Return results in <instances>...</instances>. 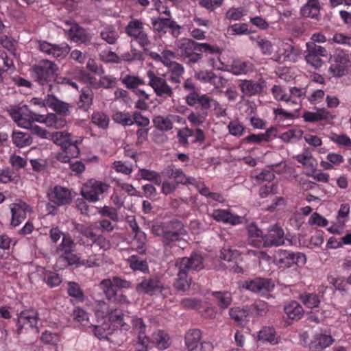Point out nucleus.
Here are the masks:
<instances>
[{
	"instance_id": "nucleus-27",
	"label": "nucleus",
	"mask_w": 351,
	"mask_h": 351,
	"mask_svg": "<svg viewBox=\"0 0 351 351\" xmlns=\"http://www.w3.org/2000/svg\"><path fill=\"white\" fill-rule=\"evenodd\" d=\"M300 14L303 17L318 20L320 16V3L319 0H307L300 8Z\"/></svg>"
},
{
	"instance_id": "nucleus-60",
	"label": "nucleus",
	"mask_w": 351,
	"mask_h": 351,
	"mask_svg": "<svg viewBox=\"0 0 351 351\" xmlns=\"http://www.w3.org/2000/svg\"><path fill=\"white\" fill-rule=\"evenodd\" d=\"M145 241V235L144 233H141L134 237L133 245L139 254H144L146 252Z\"/></svg>"
},
{
	"instance_id": "nucleus-2",
	"label": "nucleus",
	"mask_w": 351,
	"mask_h": 351,
	"mask_svg": "<svg viewBox=\"0 0 351 351\" xmlns=\"http://www.w3.org/2000/svg\"><path fill=\"white\" fill-rule=\"evenodd\" d=\"M152 232L161 238L164 247H171L174 242L180 241L187 235L184 223L178 219L155 223L152 226Z\"/></svg>"
},
{
	"instance_id": "nucleus-63",
	"label": "nucleus",
	"mask_w": 351,
	"mask_h": 351,
	"mask_svg": "<svg viewBox=\"0 0 351 351\" xmlns=\"http://www.w3.org/2000/svg\"><path fill=\"white\" fill-rule=\"evenodd\" d=\"M45 282L51 287H57L62 282L60 275L55 272L47 273L44 277Z\"/></svg>"
},
{
	"instance_id": "nucleus-1",
	"label": "nucleus",
	"mask_w": 351,
	"mask_h": 351,
	"mask_svg": "<svg viewBox=\"0 0 351 351\" xmlns=\"http://www.w3.org/2000/svg\"><path fill=\"white\" fill-rule=\"evenodd\" d=\"M175 46L179 56L189 65L199 62L202 58V52L209 54L220 53V49L209 43H200L191 38H182L175 42Z\"/></svg>"
},
{
	"instance_id": "nucleus-56",
	"label": "nucleus",
	"mask_w": 351,
	"mask_h": 351,
	"mask_svg": "<svg viewBox=\"0 0 351 351\" xmlns=\"http://www.w3.org/2000/svg\"><path fill=\"white\" fill-rule=\"evenodd\" d=\"M81 142L82 140L75 141L71 140L68 144L63 147L64 152L69 155L71 158H77L80 152L77 145Z\"/></svg>"
},
{
	"instance_id": "nucleus-25",
	"label": "nucleus",
	"mask_w": 351,
	"mask_h": 351,
	"mask_svg": "<svg viewBox=\"0 0 351 351\" xmlns=\"http://www.w3.org/2000/svg\"><path fill=\"white\" fill-rule=\"evenodd\" d=\"M177 269V278L173 283L174 289L178 291L185 292L189 290L191 285V278L189 273L180 266H175Z\"/></svg>"
},
{
	"instance_id": "nucleus-42",
	"label": "nucleus",
	"mask_w": 351,
	"mask_h": 351,
	"mask_svg": "<svg viewBox=\"0 0 351 351\" xmlns=\"http://www.w3.org/2000/svg\"><path fill=\"white\" fill-rule=\"evenodd\" d=\"M130 267L134 271H148L149 266L145 260L142 259L137 255H132L128 258Z\"/></svg>"
},
{
	"instance_id": "nucleus-24",
	"label": "nucleus",
	"mask_w": 351,
	"mask_h": 351,
	"mask_svg": "<svg viewBox=\"0 0 351 351\" xmlns=\"http://www.w3.org/2000/svg\"><path fill=\"white\" fill-rule=\"evenodd\" d=\"M239 86L244 96H252L263 92L265 82L264 81L256 82L252 80H242Z\"/></svg>"
},
{
	"instance_id": "nucleus-7",
	"label": "nucleus",
	"mask_w": 351,
	"mask_h": 351,
	"mask_svg": "<svg viewBox=\"0 0 351 351\" xmlns=\"http://www.w3.org/2000/svg\"><path fill=\"white\" fill-rule=\"evenodd\" d=\"M147 76L149 79V86H150L157 97L167 99L173 97V88L167 83L164 77L157 75L152 70L147 71Z\"/></svg>"
},
{
	"instance_id": "nucleus-34",
	"label": "nucleus",
	"mask_w": 351,
	"mask_h": 351,
	"mask_svg": "<svg viewBox=\"0 0 351 351\" xmlns=\"http://www.w3.org/2000/svg\"><path fill=\"white\" fill-rule=\"evenodd\" d=\"M11 137L13 144L19 148L29 146L32 143L31 135L26 132L14 130Z\"/></svg>"
},
{
	"instance_id": "nucleus-55",
	"label": "nucleus",
	"mask_w": 351,
	"mask_h": 351,
	"mask_svg": "<svg viewBox=\"0 0 351 351\" xmlns=\"http://www.w3.org/2000/svg\"><path fill=\"white\" fill-rule=\"evenodd\" d=\"M75 229L79 233L90 240L92 243L97 236V234L93 231V228L91 226H86L84 224H77Z\"/></svg>"
},
{
	"instance_id": "nucleus-19",
	"label": "nucleus",
	"mask_w": 351,
	"mask_h": 351,
	"mask_svg": "<svg viewBox=\"0 0 351 351\" xmlns=\"http://www.w3.org/2000/svg\"><path fill=\"white\" fill-rule=\"evenodd\" d=\"M66 23L71 25L70 29L66 32L68 39L80 44H88L90 43L91 36L84 28L75 23L66 22Z\"/></svg>"
},
{
	"instance_id": "nucleus-57",
	"label": "nucleus",
	"mask_w": 351,
	"mask_h": 351,
	"mask_svg": "<svg viewBox=\"0 0 351 351\" xmlns=\"http://www.w3.org/2000/svg\"><path fill=\"white\" fill-rule=\"evenodd\" d=\"M227 33L230 35H241V34H247L250 33V31L247 29V25L246 23L241 24H234L230 25L228 29Z\"/></svg>"
},
{
	"instance_id": "nucleus-22",
	"label": "nucleus",
	"mask_w": 351,
	"mask_h": 351,
	"mask_svg": "<svg viewBox=\"0 0 351 351\" xmlns=\"http://www.w3.org/2000/svg\"><path fill=\"white\" fill-rule=\"evenodd\" d=\"M174 59L169 58L165 66L167 68L168 73L169 74V82L174 84H180L185 73V69L182 64L174 61Z\"/></svg>"
},
{
	"instance_id": "nucleus-31",
	"label": "nucleus",
	"mask_w": 351,
	"mask_h": 351,
	"mask_svg": "<svg viewBox=\"0 0 351 351\" xmlns=\"http://www.w3.org/2000/svg\"><path fill=\"white\" fill-rule=\"evenodd\" d=\"M214 302L222 311L227 309L232 302V295L229 291H214Z\"/></svg>"
},
{
	"instance_id": "nucleus-9",
	"label": "nucleus",
	"mask_w": 351,
	"mask_h": 351,
	"mask_svg": "<svg viewBox=\"0 0 351 351\" xmlns=\"http://www.w3.org/2000/svg\"><path fill=\"white\" fill-rule=\"evenodd\" d=\"M275 262L279 267L289 268L294 265L298 266L304 265L306 258L305 254L301 252L279 250L277 256L275 258Z\"/></svg>"
},
{
	"instance_id": "nucleus-23",
	"label": "nucleus",
	"mask_w": 351,
	"mask_h": 351,
	"mask_svg": "<svg viewBox=\"0 0 351 351\" xmlns=\"http://www.w3.org/2000/svg\"><path fill=\"white\" fill-rule=\"evenodd\" d=\"M212 217L219 222L229 223L232 226L240 224L243 221L241 217L231 213L228 210L217 209L212 214Z\"/></svg>"
},
{
	"instance_id": "nucleus-8",
	"label": "nucleus",
	"mask_w": 351,
	"mask_h": 351,
	"mask_svg": "<svg viewBox=\"0 0 351 351\" xmlns=\"http://www.w3.org/2000/svg\"><path fill=\"white\" fill-rule=\"evenodd\" d=\"M110 187L106 182L90 180L83 186L81 195L85 199L96 202L99 200V195L107 192Z\"/></svg>"
},
{
	"instance_id": "nucleus-44",
	"label": "nucleus",
	"mask_w": 351,
	"mask_h": 351,
	"mask_svg": "<svg viewBox=\"0 0 351 351\" xmlns=\"http://www.w3.org/2000/svg\"><path fill=\"white\" fill-rule=\"evenodd\" d=\"M75 243L69 233L63 235V238L60 244L57 247V251L62 252V254H71V252H74Z\"/></svg>"
},
{
	"instance_id": "nucleus-30",
	"label": "nucleus",
	"mask_w": 351,
	"mask_h": 351,
	"mask_svg": "<svg viewBox=\"0 0 351 351\" xmlns=\"http://www.w3.org/2000/svg\"><path fill=\"white\" fill-rule=\"evenodd\" d=\"M333 341L331 336L318 334L314 337L313 340L309 344V349L311 351H321L330 346Z\"/></svg>"
},
{
	"instance_id": "nucleus-14",
	"label": "nucleus",
	"mask_w": 351,
	"mask_h": 351,
	"mask_svg": "<svg viewBox=\"0 0 351 351\" xmlns=\"http://www.w3.org/2000/svg\"><path fill=\"white\" fill-rule=\"evenodd\" d=\"M47 197L50 202L57 206H66L72 202L71 191L60 185L55 186L47 193Z\"/></svg>"
},
{
	"instance_id": "nucleus-10",
	"label": "nucleus",
	"mask_w": 351,
	"mask_h": 351,
	"mask_svg": "<svg viewBox=\"0 0 351 351\" xmlns=\"http://www.w3.org/2000/svg\"><path fill=\"white\" fill-rule=\"evenodd\" d=\"M125 32L130 36L136 40L141 47L146 50L150 44V40L147 34L144 31L143 23L138 19L130 21L125 27Z\"/></svg>"
},
{
	"instance_id": "nucleus-45",
	"label": "nucleus",
	"mask_w": 351,
	"mask_h": 351,
	"mask_svg": "<svg viewBox=\"0 0 351 351\" xmlns=\"http://www.w3.org/2000/svg\"><path fill=\"white\" fill-rule=\"evenodd\" d=\"M71 134L66 131L55 132L51 133V139L56 145L61 146L62 148L68 144L71 140Z\"/></svg>"
},
{
	"instance_id": "nucleus-48",
	"label": "nucleus",
	"mask_w": 351,
	"mask_h": 351,
	"mask_svg": "<svg viewBox=\"0 0 351 351\" xmlns=\"http://www.w3.org/2000/svg\"><path fill=\"white\" fill-rule=\"evenodd\" d=\"M109 281L114 289H129L131 287V282L118 276H114L112 279H104L100 283L101 289H104V282Z\"/></svg>"
},
{
	"instance_id": "nucleus-50",
	"label": "nucleus",
	"mask_w": 351,
	"mask_h": 351,
	"mask_svg": "<svg viewBox=\"0 0 351 351\" xmlns=\"http://www.w3.org/2000/svg\"><path fill=\"white\" fill-rule=\"evenodd\" d=\"M92 122L98 127L106 129L108 127L109 117L102 112H95L91 116Z\"/></svg>"
},
{
	"instance_id": "nucleus-20",
	"label": "nucleus",
	"mask_w": 351,
	"mask_h": 351,
	"mask_svg": "<svg viewBox=\"0 0 351 351\" xmlns=\"http://www.w3.org/2000/svg\"><path fill=\"white\" fill-rule=\"evenodd\" d=\"M12 213L11 225L16 227L19 226L27 217V213L31 212L28 204L20 202L10 205Z\"/></svg>"
},
{
	"instance_id": "nucleus-15",
	"label": "nucleus",
	"mask_w": 351,
	"mask_h": 351,
	"mask_svg": "<svg viewBox=\"0 0 351 351\" xmlns=\"http://www.w3.org/2000/svg\"><path fill=\"white\" fill-rule=\"evenodd\" d=\"M348 62L349 56L346 52L337 51L331 58L329 70L334 76L341 77L345 75Z\"/></svg>"
},
{
	"instance_id": "nucleus-21",
	"label": "nucleus",
	"mask_w": 351,
	"mask_h": 351,
	"mask_svg": "<svg viewBox=\"0 0 351 351\" xmlns=\"http://www.w3.org/2000/svg\"><path fill=\"white\" fill-rule=\"evenodd\" d=\"M38 319V313L34 310L21 312L16 321L18 332L21 333L23 328H36Z\"/></svg>"
},
{
	"instance_id": "nucleus-62",
	"label": "nucleus",
	"mask_w": 351,
	"mask_h": 351,
	"mask_svg": "<svg viewBox=\"0 0 351 351\" xmlns=\"http://www.w3.org/2000/svg\"><path fill=\"white\" fill-rule=\"evenodd\" d=\"M74 252H71V254H61L60 256V258L66 261L68 265H84L85 263L84 261H80V258L73 253Z\"/></svg>"
},
{
	"instance_id": "nucleus-49",
	"label": "nucleus",
	"mask_w": 351,
	"mask_h": 351,
	"mask_svg": "<svg viewBox=\"0 0 351 351\" xmlns=\"http://www.w3.org/2000/svg\"><path fill=\"white\" fill-rule=\"evenodd\" d=\"M112 119L123 126H130L134 124L132 116L128 112H117L113 114Z\"/></svg>"
},
{
	"instance_id": "nucleus-41",
	"label": "nucleus",
	"mask_w": 351,
	"mask_h": 351,
	"mask_svg": "<svg viewBox=\"0 0 351 351\" xmlns=\"http://www.w3.org/2000/svg\"><path fill=\"white\" fill-rule=\"evenodd\" d=\"M93 99L92 90L82 89L77 102L78 108L84 111H88L93 104Z\"/></svg>"
},
{
	"instance_id": "nucleus-61",
	"label": "nucleus",
	"mask_w": 351,
	"mask_h": 351,
	"mask_svg": "<svg viewBox=\"0 0 351 351\" xmlns=\"http://www.w3.org/2000/svg\"><path fill=\"white\" fill-rule=\"evenodd\" d=\"M229 133L235 136H241L243 134L245 127L238 121H232L228 125Z\"/></svg>"
},
{
	"instance_id": "nucleus-13",
	"label": "nucleus",
	"mask_w": 351,
	"mask_h": 351,
	"mask_svg": "<svg viewBox=\"0 0 351 351\" xmlns=\"http://www.w3.org/2000/svg\"><path fill=\"white\" fill-rule=\"evenodd\" d=\"M204 257L202 254L193 252L189 257L178 258L175 261V266H180L186 271H199L204 268Z\"/></svg>"
},
{
	"instance_id": "nucleus-11",
	"label": "nucleus",
	"mask_w": 351,
	"mask_h": 351,
	"mask_svg": "<svg viewBox=\"0 0 351 351\" xmlns=\"http://www.w3.org/2000/svg\"><path fill=\"white\" fill-rule=\"evenodd\" d=\"M38 48L45 54L60 59L65 58L71 50L69 45L66 43L56 45L45 40L38 41Z\"/></svg>"
},
{
	"instance_id": "nucleus-46",
	"label": "nucleus",
	"mask_w": 351,
	"mask_h": 351,
	"mask_svg": "<svg viewBox=\"0 0 351 351\" xmlns=\"http://www.w3.org/2000/svg\"><path fill=\"white\" fill-rule=\"evenodd\" d=\"M258 339L263 341H267L272 345L278 343L276 337L275 329L272 327H265L258 333Z\"/></svg>"
},
{
	"instance_id": "nucleus-58",
	"label": "nucleus",
	"mask_w": 351,
	"mask_h": 351,
	"mask_svg": "<svg viewBox=\"0 0 351 351\" xmlns=\"http://www.w3.org/2000/svg\"><path fill=\"white\" fill-rule=\"evenodd\" d=\"M132 331L138 335H144L146 329V325L142 318L137 317H132Z\"/></svg>"
},
{
	"instance_id": "nucleus-17",
	"label": "nucleus",
	"mask_w": 351,
	"mask_h": 351,
	"mask_svg": "<svg viewBox=\"0 0 351 351\" xmlns=\"http://www.w3.org/2000/svg\"><path fill=\"white\" fill-rule=\"evenodd\" d=\"M109 281L104 282L103 292L106 298L110 302L119 304L120 306H128L130 301L124 293L117 289H114Z\"/></svg>"
},
{
	"instance_id": "nucleus-29",
	"label": "nucleus",
	"mask_w": 351,
	"mask_h": 351,
	"mask_svg": "<svg viewBox=\"0 0 351 351\" xmlns=\"http://www.w3.org/2000/svg\"><path fill=\"white\" fill-rule=\"evenodd\" d=\"M178 118H179V116L175 114L158 115L154 118L153 123L158 130L168 132L173 128V119Z\"/></svg>"
},
{
	"instance_id": "nucleus-33",
	"label": "nucleus",
	"mask_w": 351,
	"mask_h": 351,
	"mask_svg": "<svg viewBox=\"0 0 351 351\" xmlns=\"http://www.w3.org/2000/svg\"><path fill=\"white\" fill-rule=\"evenodd\" d=\"M284 311L288 317L293 320L300 319L304 313L302 305L296 301H291L285 306Z\"/></svg>"
},
{
	"instance_id": "nucleus-54",
	"label": "nucleus",
	"mask_w": 351,
	"mask_h": 351,
	"mask_svg": "<svg viewBox=\"0 0 351 351\" xmlns=\"http://www.w3.org/2000/svg\"><path fill=\"white\" fill-rule=\"evenodd\" d=\"M193 135V130L189 128L188 127H186L178 130L177 138L180 144L184 147H188L189 145L188 138Z\"/></svg>"
},
{
	"instance_id": "nucleus-4",
	"label": "nucleus",
	"mask_w": 351,
	"mask_h": 351,
	"mask_svg": "<svg viewBox=\"0 0 351 351\" xmlns=\"http://www.w3.org/2000/svg\"><path fill=\"white\" fill-rule=\"evenodd\" d=\"M184 91L187 92L184 97L185 103L191 107L199 104L202 110H208L212 104L218 103L206 94H200L199 88L195 86L191 78H187L182 84Z\"/></svg>"
},
{
	"instance_id": "nucleus-64",
	"label": "nucleus",
	"mask_w": 351,
	"mask_h": 351,
	"mask_svg": "<svg viewBox=\"0 0 351 351\" xmlns=\"http://www.w3.org/2000/svg\"><path fill=\"white\" fill-rule=\"evenodd\" d=\"M113 168L117 172L121 173L125 175H130L133 171V166L132 164H127L122 161H115L112 164Z\"/></svg>"
},
{
	"instance_id": "nucleus-36",
	"label": "nucleus",
	"mask_w": 351,
	"mask_h": 351,
	"mask_svg": "<svg viewBox=\"0 0 351 351\" xmlns=\"http://www.w3.org/2000/svg\"><path fill=\"white\" fill-rule=\"evenodd\" d=\"M123 316L122 311L118 308H113L108 311L109 321L120 326L121 329L128 331L130 328V326L123 321Z\"/></svg>"
},
{
	"instance_id": "nucleus-40",
	"label": "nucleus",
	"mask_w": 351,
	"mask_h": 351,
	"mask_svg": "<svg viewBox=\"0 0 351 351\" xmlns=\"http://www.w3.org/2000/svg\"><path fill=\"white\" fill-rule=\"evenodd\" d=\"M298 298L308 308L318 307L320 304L319 296L315 293H303L300 294Z\"/></svg>"
},
{
	"instance_id": "nucleus-38",
	"label": "nucleus",
	"mask_w": 351,
	"mask_h": 351,
	"mask_svg": "<svg viewBox=\"0 0 351 351\" xmlns=\"http://www.w3.org/2000/svg\"><path fill=\"white\" fill-rule=\"evenodd\" d=\"M271 92L276 100L284 101L287 104L295 106L296 110L299 109V104L297 101L293 99L291 97H289V95L286 93L285 90L282 86L274 85L271 88Z\"/></svg>"
},
{
	"instance_id": "nucleus-18",
	"label": "nucleus",
	"mask_w": 351,
	"mask_h": 351,
	"mask_svg": "<svg viewBox=\"0 0 351 351\" xmlns=\"http://www.w3.org/2000/svg\"><path fill=\"white\" fill-rule=\"evenodd\" d=\"M274 286V282L270 278H255L246 281L245 287L254 293H265L271 291Z\"/></svg>"
},
{
	"instance_id": "nucleus-32",
	"label": "nucleus",
	"mask_w": 351,
	"mask_h": 351,
	"mask_svg": "<svg viewBox=\"0 0 351 351\" xmlns=\"http://www.w3.org/2000/svg\"><path fill=\"white\" fill-rule=\"evenodd\" d=\"M229 315L234 322L241 325L248 322L249 310L247 307H232L229 309Z\"/></svg>"
},
{
	"instance_id": "nucleus-35",
	"label": "nucleus",
	"mask_w": 351,
	"mask_h": 351,
	"mask_svg": "<svg viewBox=\"0 0 351 351\" xmlns=\"http://www.w3.org/2000/svg\"><path fill=\"white\" fill-rule=\"evenodd\" d=\"M202 332L199 329H191L185 335V344L189 351L197 347L201 339Z\"/></svg>"
},
{
	"instance_id": "nucleus-37",
	"label": "nucleus",
	"mask_w": 351,
	"mask_h": 351,
	"mask_svg": "<svg viewBox=\"0 0 351 351\" xmlns=\"http://www.w3.org/2000/svg\"><path fill=\"white\" fill-rule=\"evenodd\" d=\"M152 342L160 350H165L170 346L169 337L162 330H157L152 334Z\"/></svg>"
},
{
	"instance_id": "nucleus-3",
	"label": "nucleus",
	"mask_w": 351,
	"mask_h": 351,
	"mask_svg": "<svg viewBox=\"0 0 351 351\" xmlns=\"http://www.w3.org/2000/svg\"><path fill=\"white\" fill-rule=\"evenodd\" d=\"M32 70L34 81L51 91L54 77L59 70L58 66L53 62L45 59L33 66Z\"/></svg>"
},
{
	"instance_id": "nucleus-5",
	"label": "nucleus",
	"mask_w": 351,
	"mask_h": 351,
	"mask_svg": "<svg viewBox=\"0 0 351 351\" xmlns=\"http://www.w3.org/2000/svg\"><path fill=\"white\" fill-rule=\"evenodd\" d=\"M14 122L22 128L29 129L37 121L38 114L32 111L27 105L16 106L7 110Z\"/></svg>"
},
{
	"instance_id": "nucleus-43",
	"label": "nucleus",
	"mask_w": 351,
	"mask_h": 351,
	"mask_svg": "<svg viewBox=\"0 0 351 351\" xmlns=\"http://www.w3.org/2000/svg\"><path fill=\"white\" fill-rule=\"evenodd\" d=\"M100 37L108 44L114 45L119 38V34L114 27L107 26L101 31Z\"/></svg>"
},
{
	"instance_id": "nucleus-59",
	"label": "nucleus",
	"mask_w": 351,
	"mask_h": 351,
	"mask_svg": "<svg viewBox=\"0 0 351 351\" xmlns=\"http://www.w3.org/2000/svg\"><path fill=\"white\" fill-rule=\"evenodd\" d=\"M117 80L115 77L110 75H105L100 77L97 82V88H111L115 87Z\"/></svg>"
},
{
	"instance_id": "nucleus-47",
	"label": "nucleus",
	"mask_w": 351,
	"mask_h": 351,
	"mask_svg": "<svg viewBox=\"0 0 351 351\" xmlns=\"http://www.w3.org/2000/svg\"><path fill=\"white\" fill-rule=\"evenodd\" d=\"M138 175L141 179L153 182L155 184L160 185L161 183L160 176L155 171L147 169H140Z\"/></svg>"
},
{
	"instance_id": "nucleus-53",
	"label": "nucleus",
	"mask_w": 351,
	"mask_h": 351,
	"mask_svg": "<svg viewBox=\"0 0 351 351\" xmlns=\"http://www.w3.org/2000/svg\"><path fill=\"white\" fill-rule=\"evenodd\" d=\"M122 83L128 88L133 89L138 85L145 84V82L138 76L127 75L121 79Z\"/></svg>"
},
{
	"instance_id": "nucleus-26",
	"label": "nucleus",
	"mask_w": 351,
	"mask_h": 351,
	"mask_svg": "<svg viewBox=\"0 0 351 351\" xmlns=\"http://www.w3.org/2000/svg\"><path fill=\"white\" fill-rule=\"evenodd\" d=\"M36 122L45 123L47 127L55 129H61L66 124L65 119L53 113H49L46 116L38 114Z\"/></svg>"
},
{
	"instance_id": "nucleus-6",
	"label": "nucleus",
	"mask_w": 351,
	"mask_h": 351,
	"mask_svg": "<svg viewBox=\"0 0 351 351\" xmlns=\"http://www.w3.org/2000/svg\"><path fill=\"white\" fill-rule=\"evenodd\" d=\"M166 289L161 278L157 276L142 278L141 281L136 287V291L138 293L149 296L162 293Z\"/></svg>"
},
{
	"instance_id": "nucleus-12",
	"label": "nucleus",
	"mask_w": 351,
	"mask_h": 351,
	"mask_svg": "<svg viewBox=\"0 0 351 351\" xmlns=\"http://www.w3.org/2000/svg\"><path fill=\"white\" fill-rule=\"evenodd\" d=\"M305 60L306 62L314 68L318 69L322 65L321 57L326 56V49L314 43H306Z\"/></svg>"
},
{
	"instance_id": "nucleus-28",
	"label": "nucleus",
	"mask_w": 351,
	"mask_h": 351,
	"mask_svg": "<svg viewBox=\"0 0 351 351\" xmlns=\"http://www.w3.org/2000/svg\"><path fill=\"white\" fill-rule=\"evenodd\" d=\"M47 107L56 113L63 116H67L70 112L71 106L58 99L54 95L50 94L49 99L47 101Z\"/></svg>"
},
{
	"instance_id": "nucleus-51",
	"label": "nucleus",
	"mask_w": 351,
	"mask_h": 351,
	"mask_svg": "<svg viewBox=\"0 0 351 351\" xmlns=\"http://www.w3.org/2000/svg\"><path fill=\"white\" fill-rule=\"evenodd\" d=\"M150 56L155 61L161 62L164 66L169 58H176V53L169 49L162 51L161 54L152 52Z\"/></svg>"
},
{
	"instance_id": "nucleus-16",
	"label": "nucleus",
	"mask_w": 351,
	"mask_h": 351,
	"mask_svg": "<svg viewBox=\"0 0 351 351\" xmlns=\"http://www.w3.org/2000/svg\"><path fill=\"white\" fill-rule=\"evenodd\" d=\"M263 245L265 247L280 246L285 244V232L278 224L270 226L267 234L263 237Z\"/></svg>"
},
{
	"instance_id": "nucleus-52",
	"label": "nucleus",
	"mask_w": 351,
	"mask_h": 351,
	"mask_svg": "<svg viewBox=\"0 0 351 351\" xmlns=\"http://www.w3.org/2000/svg\"><path fill=\"white\" fill-rule=\"evenodd\" d=\"M169 19L158 17L152 19V24L154 31L163 34H166L167 29L168 28Z\"/></svg>"
},
{
	"instance_id": "nucleus-39",
	"label": "nucleus",
	"mask_w": 351,
	"mask_h": 351,
	"mask_svg": "<svg viewBox=\"0 0 351 351\" xmlns=\"http://www.w3.org/2000/svg\"><path fill=\"white\" fill-rule=\"evenodd\" d=\"M67 293L76 302H83L85 295L83 290L77 282L70 281L67 283Z\"/></svg>"
}]
</instances>
